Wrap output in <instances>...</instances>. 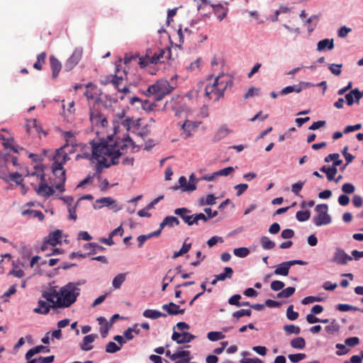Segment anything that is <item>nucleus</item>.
I'll list each match as a JSON object with an SVG mask.
<instances>
[{
    "label": "nucleus",
    "instance_id": "obj_1",
    "mask_svg": "<svg viewBox=\"0 0 363 363\" xmlns=\"http://www.w3.org/2000/svg\"><path fill=\"white\" fill-rule=\"evenodd\" d=\"M79 283L69 282L59 291V297L52 308H68L77 300L79 295Z\"/></svg>",
    "mask_w": 363,
    "mask_h": 363
},
{
    "label": "nucleus",
    "instance_id": "obj_2",
    "mask_svg": "<svg viewBox=\"0 0 363 363\" xmlns=\"http://www.w3.org/2000/svg\"><path fill=\"white\" fill-rule=\"evenodd\" d=\"M206 82L205 91H226L232 89L233 85V77L226 74H219L214 79L213 76H209Z\"/></svg>",
    "mask_w": 363,
    "mask_h": 363
},
{
    "label": "nucleus",
    "instance_id": "obj_3",
    "mask_svg": "<svg viewBox=\"0 0 363 363\" xmlns=\"http://www.w3.org/2000/svg\"><path fill=\"white\" fill-rule=\"evenodd\" d=\"M115 74H110L106 76L104 79L101 80V84H111L114 89L118 91H129V86L125 84L128 79V73L125 70L121 71L119 65L116 67Z\"/></svg>",
    "mask_w": 363,
    "mask_h": 363
},
{
    "label": "nucleus",
    "instance_id": "obj_4",
    "mask_svg": "<svg viewBox=\"0 0 363 363\" xmlns=\"http://www.w3.org/2000/svg\"><path fill=\"white\" fill-rule=\"evenodd\" d=\"M90 145L94 159H99L106 155H112L113 148L115 147V143H108L105 140H100L99 142L91 141Z\"/></svg>",
    "mask_w": 363,
    "mask_h": 363
},
{
    "label": "nucleus",
    "instance_id": "obj_5",
    "mask_svg": "<svg viewBox=\"0 0 363 363\" xmlns=\"http://www.w3.org/2000/svg\"><path fill=\"white\" fill-rule=\"evenodd\" d=\"M169 92H147V99L142 101L138 97L129 98L130 103L134 104L135 102L141 104L142 107L145 110H152L157 106V102L161 101L164 96Z\"/></svg>",
    "mask_w": 363,
    "mask_h": 363
},
{
    "label": "nucleus",
    "instance_id": "obj_6",
    "mask_svg": "<svg viewBox=\"0 0 363 363\" xmlns=\"http://www.w3.org/2000/svg\"><path fill=\"white\" fill-rule=\"evenodd\" d=\"M328 206L327 204H318L315 208L316 216L313 218V221L317 226L328 225L331 223V217L328 213Z\"/></svg>",
    "mask_w": 363,
    "mask_h": 363
},
{
    "label": "nucleus",
    "instance_id": "obj_7",
    "mask_svg": "<svg viewBox=\"0 0 363 363\" xmlns=\"http://www.w3.org/2000/svg\"><path fill=\"white\" fill-rule=\"evenodd\" d=\"M63 164L59 160L54 161L52 164V172L55 175H57V173H60V184H57L55 185V188L60 191V192L65 191V187L64 184L66 181V175H65V170L63 169L62 167Z\"/></svg>",
    "mask_w": 363,
    "mask_h": 363
},
{
    "label": "nucleus",
    "instance_id": "obj_8",
    "mask_svg": "<svg viewBox=\"0 0 363 363\" xmlns=\"http://www.w3.org/2000/svg\"><path fill=\"white\" fill-rule=\"evenodd\" d=\"M340 155L338 153L330 154L327 157H325L324 161L325 162H330L332 160H335V162L333 164V166L330 167L328 172H327V179L328 181H333L334 179L335 175L337 172V167L340 166L342 161L339 160Z\"/></svg>",
    "mask_w": 363,
    "mask_h": 363
},
{
    "label": "nucleus",
    "instance_id": "obj_9",
    "mask_svg": "<svg viewBox=\"0 0 363 363\" xmlns=\"http://www.w3.org/2000/svg\"><path fill=\"white\" fill-rule=\"evenodd\" d=\"M351 260H352V257L340 247L335 249L334 256L331 259L333 262L342 265L347 264V263Z\"/></svg>",
    "mask_w": 363,
    "mask_h": 363
},
{
    "label": "nucleus",
    "instance_id": "obj_10",
    "mask_svg": "<svg viewBox=\"0 0 363 363\" xmlns=\"http://www.w3.org/2000/svg\"><path fill=\"white\" fill-rule=\"evenodd\" d=\"M83 54L82 48H76L71 57L65 63V67L66 70L69 71L73 69L81 60Z\"/></svg>",
    "mask_w": 363,
    "mask_h": 363
},
{
    "label": "nucleus",
    "instance_id": "obj_11",
    "mask_svg": "<svg viewBox=\"0 0 363 363\" xmlns=\"http://www.w3.org/2000/svg\"><path fill=\"white\" fill-rule=\"evenodd\" d=\"M175 215L179 216L188 225L194 224L193 215H189L191 211L186 208H179L174 211Z\"/></svg>",
    "mask_w": 363,
    "mask_h": 363
},
{
    "label": "nucleus",
    "instance_id": "obj_12",
    "mask_svg": "<svg viewBox=\"0 0 363 363\" xmlns=\"http://www.w3.org/2000/svg\"><path fill=\"white\" fill-rule=\"evenodd\" d=\"M31 185L33 186L35 191L39 196H50L53 195L55 193L53 187L48 186L45 183H40L38 187H37L36 185H34L33 183H31Z\"/></svg>",
    "mask_w": 363,
    "mask_h": 363
},
{
    "label": "nucleus",
    "instance_id": "obj_13",
    "mask_svg": "<svg viewBox=\"0 0 363 363\" xmlns=\"http://www.w3.org/2000/svg\"><path fill=\"white\" fill-rule=\"evenodd\" d=\"M162 308L169 315H177L178 314H184L185 312L184 308H180L179 306L170 302L167 304H164Z\"/></svg>",
    "mask_w": 363,
    "mask_h": 363
},
{
    "label": "nucleus",
    "instance_id": "obj_14",
    "mask_svg": "<svg viewBox=\"0 0 363 363\" xmlns=\"http://www.w3.org/2000/svg\"><path fill=\"white\" fill-rule=\"evenodd\" d=\"M199 124V122H193L186 119L184 124H182L181 127L182 130H183V133L185 135L184 138L186 139L191 137L192 135L191 131L197 128Z\"/></svg>",
    "mask_w": 363,
    "mask_h": 363
},
{
    "label": "nucleus",
    "instance_id": "obj_15",
    "mask_svg": "<svg viewBox=\"0 0 363 363\" xmlns=\"http://www.w3.org/2000/svg\"><path fill=\"white\" fill-rule=\"evenodd\" d=\"M98 337L96 334H90L86 335L82 340V342L80 345V348L83 351H89L92 350L93 346L91 343L94 342V340Z\"/></svg>",
    "mask_w": 363,
    "mask_h": 363
},
{
    "label": "nucleus",
    "instance_id": "obj_16",
    "mask_svg": "<svg viewBox=\"0 0 363 363\" xmlns=\"http://www.w3.org/2000/svg\"><path fill=\"white\" fill-rule=\"evenodd\" d=\"M151 88L153 89V91H172L175 89L174 86H171L167 80H161L157 82L155 84L152 86H149L147 91H151Z\"/></svg>",
    "mask_w": 363,
    "mask_h": 363
},
{
    "label": "nucleus",
    "instance_id": "obj_17",
    "mask_svg": "<svg viewBox=\"0 0 363 363\" xmlns=\"http://www.w3.org/2000/svg\"><path fill=\"white\" fill-rule=\"evenodd\" d=\"M61 238L62 231L60 230H56L54 232L50 233V235L45 238V244L55 246L58 243L61 242Z\"/></svg>",
    "mask_w": 363,
    "mask_h": 363
},
{
    "label": "nucleus",
    "instance_id": "obj_18",
    "mask_svg": "<svg viewBox=\"0 0 363 363\" xmlns=\"http://www.w3.org/2000/svg\"><path fill=\"white\" fill-rule=\"evenodd\" d=\"M179 186L182 189V191L191 192L196 190V186L195 182H187L185 177L182 176L179 179Z\"/></svg>",
    "mask_w": 363,
    "mask_h": 363
},
{
    "label": "nucleus",
    "instance_id": "obj_19",
    "mask_svg": "<svg viewBox=\"0 0 363 363\" xmlns=\"http://www.w3.org/2000/svg\"><path fill=\"white\" fill-rule=\"evenodd\" d=\"M50 67L52 69V74L53 78H56L62 68L61 62L54 56L50 57Z\"/></svg>",
    "mask_w": 363,
    "mask_h": 363
},
{
    "label": "nucleus",
    "instance_id": "obj_20",
    "mask_svg": "<svg viewBox=\"0 0 363 363\" xmlns=\"http://www.w3.org/2000/svg\"><path fill=\"white\" fill-rule=\"evenodd\" d=\"M230 133L231 130L228 128L227 125H223L217 130L213 137V141H219L225 138Z\"/></svg>",
    "mask_w": 363,
    "mask_h": 363
},
{
    "label": "nucleus",
    "instance_id": "obj_21",
    "mask_svg": "<svg viewBox=\"0 0 363 363\" xmlns=\"http://www.w3.org/2000/svg\"><path fill=\"white\" fill-rule=\"evenodd\" d=\"M167 54V56H165V58H169V54H170V50H160L159 53H155V55L151 57V62L157 64L158 62H164V60L162 59L164 58V55Z\"/></svg>",
    "mask_w": 363,
    "mask_h": 363
},
{
    "label": "nucleus",
    "instance_id": "obj_22",
    "mask_svg": "<svg viewBox=\"0 0 363 363\" xmlns=\"http://www.w3.org/2000/svg\"><path fill=\"white\" fill-rule=\"evenodd\" d=\"M51 307L52 308V306L49 305L45 301L40 300L38 301V307L35 308L33 311L35 313L47 314L49 313Z\"/></svg>",
    "mask_w": 363,
    "mask_h": 363
},
{
    "label": "nucleus",
    "instance_id": "obj_23",
    "mask_svg": "<svg viewBox=\"0 0 363 363\" xmlns=\"http://www.w3.org/2000/svg\"><path fill=\"white\" fill-rule=\"evenodd\" d=\"M315 84L308 82H301L298 87L296 86H288L284 88L281 91H301L302 89H310L314 88Z\"/></svg>",
    "mask_w": 363,
    "mask_h": 363
},
{
    "label": "nucleus",
    "instance_id": "obj_24",
    "mask_svg": "<svg viewBox=\"0 0 363 363\" xmlns=\"http://www.w3.org/2000/svg\"><path fill=\"white\" fill-rule=\"evenodd\" d=\"M334 48V43L333 39H323L320 40L317 45V50L322 51L325 50H330Z\"/></svg>",
    "mask_w": 363,
    "mask_h": 363
},
{
    "label": "nucleus",
    "instance_id": "obj_25",
    "mask_svg": "<svg viewBox=\"0 0 363 363\" xmlns=\"http://www.w3.org/2000/svg\"><path fill=\"white\" fill-rule=\"evenodd\" d=\"M143 316L145 318H151L153 320L157 319L160 317H166L167 315L156 310H152V309H147L145 310L143 313Z\"/></svg>",
    "mask_w": 363,
    "mask_h": 363
},
{
    "label": "nucleus",
    "instance_id": "obj_26",
    "mask_svg": "<svg viewBox=\"0 0 363 363\" xmlns=\"http://www.w3.org/2000/svg\"><path fill=\"white\" fill-rule=\"evenodd\" d=\"M175 277V274L173 269H169L167 272L166 275L162 279V291H164L169 284V283L172 282Z\"/></svg>",
    "mask_w": 363,
    "mask_h": 363
},
{
    "label": "nucleus",
    "instance_id": "obj_27",
    "mask_svg": "<svg viewBox=\"0 0 363 363\" xmlns=\"http://www.w3.org/2000/svg\"><path fill=\"white\" fill-rule=\"evenodd\" d=\"M173 358L175 360L178 359H183L184 362H188L191 359V353L188 350H177L173 353Z\"/></svg>",
    "mask_w": 363,
    "mask_h": 363
},
{
    "label": "nucleus",
    "instance_id": "obj_28",
    "mask_svg": "<svg viewBox=\"0 0 363 363\" xmlns=\"http://www.w3.org/2000/svg\"><path fill=\"white\" fill-rule=\"evenodd\" d=\"M96 202L99 203H102L103 206H113L112 208L115 211H117L121 209L116 204V201L114 199H113L112 198H111V197L101 198V199H98L96 201Z\"/></svg>",
    "mask_w": 363,
    "mask_h": 363
},
{
    "label": "nucleus",
    "instance_id": "obj_29",
    "mask_svg": "<svg viewBox=\"0 0 363 363\" xmlns=\"http://www.w3.org/2000/svg\"><path fill=\"white\" fill-rule=\"evenodd\" d=\"M43 350H45V352H50V349L43 346V345H38V346H36L30 350H29L26 354V358L27 359H30L33 356H34L35 354L40 352L41 351H43Z\"/></svg>",
    "mask_w": 363,
    "mask_h": 363
},
{
    "label": "nucleus",
    "instance_id": "obj_30",
    "mask_svg": "<svg viewBox=\"0 0 363 363\" xmlns=\"http://www.w3.org/2000/svg\"><path fill=\"white\" fill-rule=\"evenodd\" d=\"M43 297L45 298L48 302L52 303V306L55 305L56 301H55V298H58L59 291H57L56 290L45 291L43 294Z\"/></svg>",
    "mask_w": 363,
    "mask_h": 363
},
{
    "label": "nucleus",
    "instance_id": "obj_31",
    "mask_svg": "<svg viewBox=\"0 0 363 363\" xmlns=\"http://www.w3.org/2000/svg\"><path fill=\"white\" fill-rule=\"evenodd\" d=\"M290 267L287 265L286 262L277 266L274 274L277 275L287 276L289 274Z\"/></svg>",
    "mask_w": 363,
    "mask_h": 363
},
{
    "label": "nucleus",
    "instance_id": "obj_32",
    "mask_svg": "<svg viewBox=\"0 0 363 363\" xmlns=\"http://www.w3.org/2000/svg\"><path fill=\"white\" fill-rule=\"evenodd\" d=\"M123 144L120 145L117 149L116 148V150H120V152H123V154L125 153V150L129 147V146H131L132 147V149H133V151H134L135 148V143L133 142V140L129 137V136H127L126 138H125L123 139Z\"/></svg>",
    "mask_w": 363,
    "mask_h": 363
},
{
    "label": "nucleus",
    "instance_id": "obj_33",
    "mask_svg": "<svg viewBox=\"0 0 363 363\" xmlns=\"http://www.w3.org/2000/svg\"><path fill=\"white\" fill-rule=\"evenodd\" d=\"M216 198L213 194H208L206 197H201L199 200L200 206L214 205L216 203Z\"/></svg>",
    "mask_w": 363,
    "mask_h": 363
},
{
    "label": "nucleus",
    "instance_id": "obj_34",
    "mask_svg": "<svg viewBox=\"0 0 363 363\" xmlns=\"http://www.w3.org/2000/svg\"><path fill=\"white\" fill-rule=\"evenodd\" d=\"M84 248L86 250H89V254H95L96 251H102L105 250V247L96 242L86 243L84 245Z\"/></svg>",
    "mask_w": 363,
    "mask_h": 363
},
{
    "label": "nucleus",
    "instance_id": "obj_35",
    "mask_svg": "<svg viewBox=\"0 0 363 363\" xmlns=\"http://www.w3.org/2000/svg\"><path fill=\"white\" fill-rule=\"evenodd\" d=\"M213 8L215 13L217 16V18L219 19V21L223 20L227 15L228 9L223 7L221 5H216Z\"/></svg>",
    "mask_w": 363,
    "mask_h": 363
},
{
    "label": "nucleus",
    "instance_id": "obj_36",
    "mask_svg": "<svg viewBox=\"0 0 363 363\" xmlns=\"http://www.w3.org/2000/svg\"><path fill=\"white\" fill-rule=\"evenodd\" d=\"M46 56L45 52H42L37 55V60L33 65L35 69L42 70V65L45 62Z\"/></svg>",
    "mask_w": 363,
    "mask_h": 363
},
{
    "label": "nucleus",
    "instance_id": "obj_37",
    "mask_svg": "<svg viewBox=\"0 0 363 363\" xmlns=\"http://www.w3.org/2000/svg\"><path fill=\"white\" fill-rule=\"evenodd\" d=\"M233 274V269L231 267L224 268V272L217 274V280L225 281L226 279H230Z\"/></svg>",
    "mask_w": 363,
    "mask_h": 363
},
{
    "label": "nucleus",
    "instance_id": "obj_38",
    "mask_svg": "<svg viewBox=\"0 0 363 363\" xmlns=\"http://www.w3.org/2000/svg\"><path fill=\"white\" fill-rule=\"evenodd\" d=\"M291 346L295 349H303L306 346V342L304 338L298 337L291 340Z\"/></svg>",
    "mask_w": 363,
    "mask_h": 363
},
{
    "label": "nucleus",
    "instance_id": "obj_39",
    "mask_svg": "<svg viewBox=\"0 0 363 363\" xmlns=\"http://www.w3.org/2000/svg\"><path fill=\"white\" fill-rule=\"evenodd\" d=\"M212 94H214L215 95L214 101H216L220 100L221 98H223L224 96V92H204L203 99L205 104H208L209 100L211 99Z\"/></svg>",
    "mask_w": 363,
    "mask_h": 363
},
{
    "label": "nucleus",
    "instance_id": "obj_40",
    "mask_svg": "<svg viewBox=\"0 0 363 363\" xmlns=\"http://www.w3.org/2000/svg\"><path fill=\"white\" fill-rule=\"evenodd\" d=\"M191 247V243H186V242H184L183 243L182 248L179 251L174 252L172 258L176 259L178 257L187 253L190 250Z\"/></svg>",
    "mask_w": 363,
    "mask_h": 363
},
{
    "label": "nucleus",
    "instance_id": "obj_41",
    "mask_svg": "<svg viewBox=\"0 0 363 363\" xmlns=\"http://www.w3.org/2000/svg\"><path fill=\"white\" fill-rule=\"evenodd\" d=\"M125 280V274H118L117 276H116L113 279V286L115 289H119L122 284Z\"/></svg>",
    "mask_w": 363,
    "mask_h": 363
},
{
    "label": "nucleus",
    "instance_id": "obj_42",
    "mask_svg": "<svg viewBox=\"0 0 363 363\" xmlns=\"http://www.w3.org/2000/svg\"><path fill=\"white\" fill-rule=\"evenodd\" d=\"M295 291L296 289L294 287H288L278 293L277 294V297L279 298H289L294 294Z\"/></svg>",
    "mask_w": 363,
    "mask_h": 363
},
{
    "label": "nucleus",
    "instance_id": "obj_43",
    "mask_svg": "<svg viewBox=\"0 0 363 363\" xmlns=\"http://www.w3.org/2000/svg\"><path fill=\"white\" fill-rule=\"evenodd\" d=\"M260 242L262 243V247L264 250H272L275 246V243L269 240V238L267 236L262 237Z\"/></svg>",
    "mask_w": 363,
    "mask_h": 363
},
{
    "label": "nucleus",
    "instance_id": "obj_44",
    "mask_svg": "<svg viewBox=\"0 0 363 363\" xmlns=\"http://www.w3.org/2000/svg\"><path fill=\"white\" fill-rule=\"evenodd\" d=\"M90 119L92 121V123H94L96 124L100 122L102 126H105L108 123L106 118H101V116L98 113L95 114L94 113H91Z\"/></svg>",
    "mask_w": 363,
    "mask_h": 363
},
{
    "label": "nucleus",
    "instance_id": "obj_45",
    "mask_svg": "<svg viewBox=\"0 0 363 363\" xmlns=\"http://www.w3.org/2000/svg\"><path fill=\"white\" fill-rule=\"evenodd\" d=\"M252 315V311L250 309H241L235 311L233 313V317L239 320L242 316H250Z\"/></svg>",
    "mask_w": 363,
    "mask_h": 363
},
{
    "label": "nucleus",
    "instance_id": "obj_46",
    "mask_svg": "<svg viewBox=\"0 0 363 363\" xmlns=\"http://www.w3.org/2000/svg\"><path fill=\"white\" fill-rule=\"evenodd\" d=\"M311 213L309 211H298L296 213V217L298 220L301 222L306 221L310 218Z\"/></svg>",
    "mask_w": 363,
    "mask_h": 363
},
{
    "label": "nucleus",
    "instance_id": "obj_47",
    "mask_svg": "<svg viewBox=\"0 0 363 363\" xmlns=\"http://www.w3.org/2000/svg\"><path fill=\"white\" fill-rule=\"evenodd\" d=\"M233 253L238 257H245L249 255L250 250L247 247H238L234 249Z\"/></svg>",
    "mask_w": 363,
    "mask_h": 363
},
{
    "label": "nucleus",
    "instance_id": "obj_48",
    "mask_svg": "<svg viewBox=\"0 0 363 363\" xmlns=\"http://www.w3.org/2000/svg\"><path fill=\"white\" fill-rule=\"evenodd\" d=\"M195 337H196L195 335H194L189 333H187V332H184V333H182V336L181 337L182 340L180 341H178V344L189 343L191 340L195 339Z\"/></svg>",
    "mask_w": 363,
    "mask_h": 363
},
{
    "label": "nucleus",
    "instance_id": "obj_49",
    "mask_svg": "<svg viewBox=\"0 0 363 363\" xmlns=\"http://www.w3.org/2000/svg\"><path fill=\"white\" fill-rule=\"evenodd\" d=\"M235 171L233 167H228L219 171L215 172V175L218 177H227Z\"/></svg>",
    "mask_w": 363,
    "mask_h": 363
},
{
    "label": "nucleus",
    "instance_id": "obj_50",
    "mask_svg": "<svg viewBox=\"0 0 363 363\" xmlns=\"http://www.w3.org/2000/svg\"><path fill=\"white\" fill-rule=\"evenodd\" d=\"M173 109L175 111V116L180 117L183 114H185L186 119L189 117V113L190 110H189L186 107H180L177 108L176 106H173Z\"/></svg>",
    "mask_w": 363,
    "mask_h": 363
},
{
    "label": "nucleus",
    "instance_id": "obj_51",
    "mask_svg": "<svg viewBox=\"0 0 363 363\" xmlns=\"http://www.w3.org/2000/svg\"><path fill=\"white\" fill-rule=\"evenodd\" d=\"M340 329V326L339 325L337 324L336 320H333L330 325H328V326L325 327V330L328 333H336Z\"/></svg>",
    "mask_w": 363,
    "mask_h": 363
},
{
    "label": "nucleus",
    "instance_id": "obj_52",
    "mask_svg": "<svg viewBox=\"0 0 363 363\" xmlns=\"http://www.w3.org/2000/svg\"><path fill=\"white\" fill-rule=\"evenodd\" d=\"M167 225L169 228H172L175 225H179L180 224V222L179 219L177 217L169 216L164 218Z\"/></svg>",
    "mask_w": 363,
    "mask_h": 363
},
{
    "label": "nucleus",
    "instance_id": "obj_53",
    "mask_svg": "<svg viewBox=\"0 0 363 363\" xmlns=\"http://www.w3.org/2000/svg\"><path fill=\"white\" fill-rule=\"evenodd\" d=\"M284 330L285 332L289 334H299L301 332V328L298 326H296L294 325H286L284 326Z\"/></svg>",
    "mask_w": 363,
    "mask_h": 363
},
{
    "label": "nucleus",
    "instance_id": "obj_54",
    "mask_svg": "<svg viewBox=\"0 0 363 363\" xmlns=\"http://www.w3.org/2000/svg\"><path fill=\"white\" fill-rule=\"evenodd\" d=\"M288 357L291 362L298 363V362L304 359L306 357V355L304 353H297L289 354Z\"/></svg>",
    "mask_w": 363,
    "mask_h": 363
},
{
    "label": "nucleus",
    "instance_id": "obj_55",
    "mask_svg": "<svg viewBox=\"0 0 363 363\" xmlns=\"http://www.w3.org/2000/svg\"><path fill=\"white\" fill-rule=\"evenodd\" d=\"M123 155V152H120V150H116V147L113 148V153L112 155H109L111 157V161L110 162L111 165H116L118 164V158Z\"/></svg>",
    "mask_w": 363,
    "mask_h": 363
},
{
    "label": "nucleus",
    "instance_id": "obj_56",
    "mask_svg": "<svg viewBox=\"0 0 363 363\" xmlns=\"http://www.w3.org/2000/svg\"><path fill=\"white\" fill-rule=\"evenodd\" d=\"M207 337L211 341H217L223 339L225 335L220 332L212 331L208 333Z\"/></svg>",
    "mask_w": 363,
    "mask_h": 363
},
{
    "label": "nucleus",
    "instance_id": "obj_57",
    "mask_svg": "<svg viewBox=\"0 0 363 363\" xmlns=\"http://www.w3.org/2000/svg\"><path fill=\"white\" fill-rule=\"evenodd\" d=\"M121 350V346H118L114 342H109L106 346V352L108 353H115Z\"/></svg>",
    "mask_w": 363,
    "mask_h": 363
},
{
    "label": "nucleus",
    "instance_id": "obj_58",
    "mask_svg": "<svg viewBox=\"0 0 363 363\" xmlns=\"http://www.w3.org/2000/svg\"><path fill=\"white\" fill-rule=\"evenodd\" d=\"M286 316L291 320H294L298 318V313L294 311V306L292 305L288 307L286 311Z\"/></svg>",
    "mask_w": 363,
    "mask_h": 363
},
{
    "label": "nucleus",
    "instance_id": "obj_59",
    "mask_svg": "<svg viewBox=\"0 0 363 363\" xmlns=\"http://www.w3.org/2000/svg\"><path fill=\"white\" fill-rule=\"evenodd\" d=\"M27 213H30L33 218H38L40 220H43L44 219L43 213L39 211L26 210L23 212V215Z\"/></svg>",
    "mask_w": 363,
    "mask_h": 363
},
{
    "label": "nucleus",
    "instance_id": "obj_60",
    "mask_svg": "<svg viewBox=\"0 0 363 363\" xmlns=\"http://www.w3.org/2000/svg\"><path fill=\"white\" fill-rule=\"evenodd\" d=\"M337 309L339 310L340 311H352H352H358L359 310V308L357 307L352 306L349 304H342V303L338 304L337 306Z\"/></svg>",
    "mask_w": 363,
    "mask_h": 363
},
{
    "label": "nucleus",
    "instance_id": "obj_61",
    "mask_svg": "<svg viewBox=\"0 0 363 363\" xmlns=\"http://www.w3.org/2000/svg\"><path fill=\"white\" fill-rule=\"evenodd\" d=\"M284 286V283L279 280L273 281L270 285L271 289L274 291H278L282 289Z\"/></svg>",
    "mask_w": 363,
    "mask_h": 363
},
{
    "label": "nucleus",
    "instance_id": "obj_62",
    "mask_svg": "<svg viewBox=\"0 0 363 363\" xmlns=\"http://www.w3.org/2000/svg\"><path fill=\"white\" fill-rule=\"evenodd\" d=\"M240 298L241 296L240 294H235L228 299V303L230 305L236 306L237 307H240V302L239 301Z\"/></svg>",
    "mask_w": 363,
    "mask_h": 363
},
{
    "label": "nucleus",
    "instance_id": "obj_63",
    "mask_svg": "<svg viewBox=\"0 0 363 363\" xmlns=\"http://www.w3.org/2000/svg\"><path fill=\"white\" fill-rule=\"evenodd\" d=\"M201 66V58H198L194 62H191L189 66L187 67L188 69L191 71L199 70Z\"/></svg>",
    "mask_w": 363,
    "mask_h": 363
},
{
    "label": "nucleus",
    "instance_id": "obj_64",
    "mask_svg": "<svg viewBox=\"0 0 363 363\" xmlns=\"http://www.w3.org/2000/svg\"><path fill=\"white\" fill-rule=\"evenodd\" d=\"M355 190L354 186L350 183H345L342 186V191L345 194H352Z\"/></svg>",
    "mask_w": 363,
    "mask_h": 363
}]
</instances>
